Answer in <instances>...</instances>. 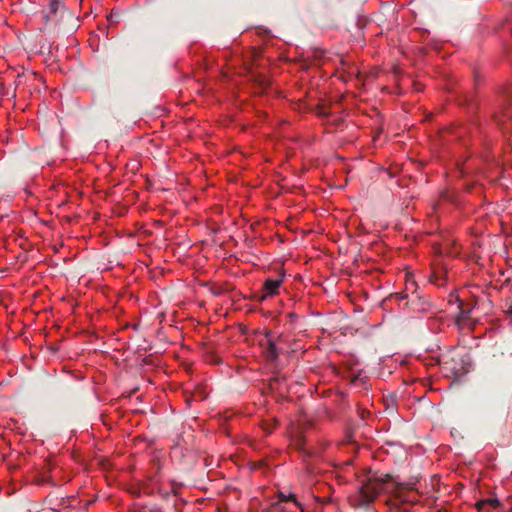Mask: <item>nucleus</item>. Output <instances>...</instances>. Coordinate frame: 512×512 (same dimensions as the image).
Wrapping results in <instances>:
<instances>
[{
  "mask_svg": "<svg viewBox=\"0 0 512 512\" xmlns=\"http://www.w3.org/2000/svg\"><path fill=\"white\" fill-rule=\"evenodd\" d=\"M388 474L374 475L369 477L358 489L356 494L351 497V503L354 507H367L374 502L376 497L387 490L386 484L390 481Z\"/></svg>",
  "mask_w": 512,
  "mask_h": 512,
  "instance_id": "obj_1",
  "label": "nucleus"
},
{
  "mask_svg": "<svg viewBox=\"0 0 512 512\" xmlns=\"http://www.w3.org/2000/svg\"><path fill=\"white\" fill-rule=\"evenodd\" d=\"M449 303L450 306L456 305V308L458 310V313L455 315V324L460 329L464 328L466 325H468L469 313L471 311L470 306H465L462 300L460 299L459 295H454L453 293H450Z\"/></svg>",
  "mask_w": 512,
  "mask_h": 512,
  "instance_id": "obj_2",
  "label": "nucleus"
},
{
  "mask_svg": "<svg viewBox=\"0 0 512 512\" xmlns=\"http://www.w3.org/2000/svg\"><path fill=\"white\" fill-rule=\"evenodd\" d=\"M447 274L448 270L443 262V260H439L433 264L432 274H431V282L439 287H445L447 282Z\"/></svg>",
  "mask_w": 512,
  "mask_h": 512,
  "instance_id": "obj_3",
  "label": "nucleus"
},
{
  "mask_svg": "<svg viewBox=\"0 0 512 512\" xmlns=\"http://www.w3.org/2000/svg\"><path fill=\"white\" fill-rule=\"evenodd\" d=\"M265 338V343L262 344L264 346V354L268 360L275 361L282 349L277 346L271 337V333H266Z\"/></svg>",
  "mask_w": 512,
  "mask_h": 512,
  "instance_id": "obj_4",
  "label": "nucleus"
},
{
  "mask_svg": "<svg viewBox=\"0 0 512 512\" xmlns=\"http://www.w3.org/2000/svg\"><path fill=\"white\" fill-rule=\"evenodd\" d=\"M283 281V276H280L276 279L268 278L263 285V289L265 291V295L262 298H266L267 296H272L277 293L278 288L280 287Z\"/></svg>",
  "mask_w": 512,
  "mask_h": 512,
  "instance_id": "obj_5",
  "label": "nucleus"
},
{
  "mask_svg": "<svg viewBox=\"0 0 512 512\" xmlns=\"http://www.w3.org/2000/svg\"><path fill=\"white\" fill-rule=\"evenodd\" d=\"M283 502H287V495L284 494L283 492H279V494H278V501L273 503L272 506H273L274 509H277L279 511H284V507L282 506Z\"/></svg>",
  "mask_w": 512,
  "mask_h": 512,
  "instance_id": "obj_6",
  "label": "nucleus"
},
{
  "mask_svg": "<svg viewBox=\"0 0 512 512\" xmlns=\"http://www.w3.org/2000/svg\"><path fill=\"white\" fill-rule=\"evenodd\" d=\"M499 500L498 499H485V500H481L477 503V507L479 510H481L485 505H491L492 507H497L499 506Z\"/></svg>",
  "mask_w": 512,
  "mask_h": 512,
  "instance_id": "obj_7",
  "label": "nucleus"
},
{
  "mask_svg": "<svg viewBox=\"0 0 512 512\" xmlns=\"http://www.w3.org/2000/svg\"><path fill=\"white\" fill-rule=\"evenodd\" d=\"M60 9H65L63 2L60 0H51L50 12L56 14Z\"/></svg>",
  "mask_w": 512,
  "mask_h": 512,
  "instance_id": "obj_8",
  "label": "nucleus"
},
{
  "mask_svg": "<svg viewBox=\"0 0 512 512\" xmlns=\"http://www.w3.org/2000/svg\"><path fill=\"white\" fill-rule=\"evenodd\" d=\"M385 404H386V408L393 411L394 408H395V404H396V396L391 394L389 396H387L385 399Z\"/></svg>",
  "mask_w": 512,
  "mask_h": 512,
  "instance_id": "obj_9",
  "label": "nucleus"
},
{
  "mask_svg": "<svg viewBox=\"0 0 512 512\" xmlns=\"http://www.w3.org/2000/svg\"><path fill=\"white\" fill-rule=\"evenodd\" d=\"M287 501L293 502L297 506H301L300 503L297 501L295 494H288L287 495Z\"/></svg>",
  "mask_w": 512,
  "mask_h": 512,
  "instance_id": "obj_10",
  "label": "nucleus"
},
{
  "mask_svg": "<svg viewBox=\"0 0 512 512\" xmlns=\"http://www.w3.org/2000/svg\"><path fill=\"white\" fill-rule=\"evenodd\" d=\"M510 101H512V97H511ZM504 115L508 116L512 120V108L505 106L504 107Z\"/></svg>",
  "mask_w": 512,
  "mask_h": 512,
  "instance_id": "obj_11",
  "label": "nucleus"
},
{
  "mask_svg": "<svg viewBox=\"0 0 512 512\" xmlns=\"http://www.w3.org/2000/svg\"><path fill=\"white\" fill-rule=\"evenodd\" d=\"M507 313L512 315V303L508 306Z\"/></svg>",
  "mask_w": 512,
  "mask_h": 512,
  "instance_id": "obj_12",
  "label": "nucleus"
},
{
  "mask_svg": "<svg viewBox=\"0 0 512 512\" xmlns=\"http://www.w3.org/2000/svg\"><path fill=\"white\" fill-rule=\"evenodd\" d=\"M439 206H440V203H436V204H434L433 209L435 211H437L439 209Z\"/></svg>",
  "mask_w": 512,
  "mask_h": 512,
  "instance_id": "obj_13",
  "label": "nucleus"
},
{
  "mask_svg": "<svg viewBox=\"0 0 512 512\" xmlns=\"http://www.w3.org/2000/svg\"><path fill=\"white\" fill-rule=\"evenodd\" d=\"M436 481L438 482V480H437V479H436V477L434 476V477L431 479L432 486H434V485H435V482H436Z\"/></svg>",
  "mask_w": 512,
  "mask_h": 512,
  "instance_id": "obj_14",
  "label": "nucleus"
},
{
  "mask_svg": "<svg viewBox=\"0 0 512 512\" xmlns=\"http://www.w3.org/2000/svg\"><path fill=\"white\" fill-rule=\"evenodd\" d=\"M213 293H214L215 295H219V294L221 293V291L218 289V290H214V291H213Z\"/></svg>",
  "mask_w": 512,
  "mask_h": 512,
  "instance_id": "obj_15",
  "label": "nucleus"
},
{
  "mask_svg": "<svg viewBox=\"0 0 512 512\" xmlns=\"http://www.w3.org/2000/svg\"><path fill=\"white\" fill-rule=\"evenodd\" d=\"M453 253H454V252L452 251V248L450 247V251H449L450 256H451Z\"/></svg>",
  "mask_w": 512,
  "mask_h": 512,
  "instance_id": "obj_16",
  "label": "nucleus"
},
{
  "mask_svg": "<svg viewBox=\"0 0 512 512\" xmlns=\"http://www.w3.org/2000/svg\"><path fill=\"white\" fill-rule=\"evenodd\" d=\"M320 114H321V115H326V112H324V111H320Z\"/></svg>",
  "mask_w": 512,
  "mask_h": 512,
  "instance_id": "obj_17",
  "label": "nucleus"
},
{
  "mask_svg": "<svg viewBox=\"0 0 512 512\" xmlns=\"http://www.w3.org/2000/svg\"><path fill=\"white\" fill-rule=\"evenodd\" d=\"M445 198V192L442 193V199L444 200Z\"/></svg>",
  "mask_w": 512,
  "mask_h": 512,
  "instance_id": "obj_18",
  "label": "nucleus"
}]
</instances>
